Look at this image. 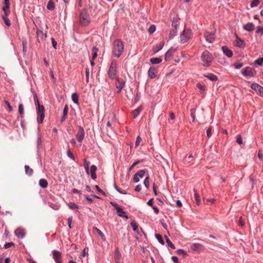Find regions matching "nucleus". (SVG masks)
Here are the masks:
<instances>
[{"mask_svg": "<svg viewBox=\"0 0 263 263\" xmlns=\"http://www.w3.org/2000/svg\"><path fill=\"white\" fill-rule=\"evenodd\" d=\"M124 45L123 42L119 39L114 41L112 43V53L117 57H120L123 52Z\"/></svg>", "mask_w": 263, "mask_h": 263, "instance_id": "f257e3e1", "label": "nucleus"}, {"mask_svg": "<svg viewBox=\"0 0 263 263\" xmlns=\"http://www.w3.org/2000/svg\"><path fill=\"white\" fill-rule=\"evenodd\" d=\"M80 21L82 25L86 26L90 22V18L86 9H83L80 15Z\"/></svg>", "mask_w": 263, "mask_h": 263, "instance_id": "f03ea898", "label": "nucleus"}, {"mask_svg": "<svg viewBox=\"0 0 263 263\" xmlns=\"http://www.w3.org/2000/svg\"><path fill=\"white\" fill-rule=\"evenodd\" d=\"M36 107V114H37V121L38 123H42L45 117V108L42 105H39Z\"/></svg>", "mask_w": 263, "mask_h": 263, "instance_id": "7ed1b4c3", "label": "nucleus"}, {"mask_svg": "<svg viewBox=\"0 0 263 263\" xmlns=\"http://www.w3.org/2000/svg\"><path fill=\"white\" fill-rule=\"evenodd\" d=\"M192 35V31L190 29H185L180 35V42L184 43L187 42Z\"/></svg>", "mask_w": 263, "mask_h": 263, "instance_id": "20e7f679", "label": "nucleus"}, {"mask_svg": "<svg viewBox=\"0 0 263 263\" xmlns=\"http://www.w3.org/2000/svg\"><path fill=\"white\" fill-rule=\"evenodd\" d=\"M108 76L111 79H115L117 77V64L115 61H112L108 70Z\"/></svg>", "mask_w": 263, "mask_h": 263, "instance_id": "39448f33", "label": "nucleus"}, {"mask_svg": "<svg viewBox=\"0 0 263 263\" xmlns=\"http://www.w3.org/2000/svg\"><path fill=\"white\" fill-rule=\"evenodd\" d=\"M201 60L204 63L203 64V66H206L212 61V57L208 51L205 50L201 55Z\"/></svg>", "mask_w": 263, "mask_h": 263, "instance_id": "423d86ee", "label": "nucleus"}, {"mask_svg": "<svg viewBox=\"0 0 263 263\" xmlns=\"http://www.w3.org/2000/svg\"><path fill=\"white\" fill-rule=\"evenodd\" d=\"M256 73L255 70L250 67L242 69V74L246 77H253L256 74Z\"/></svg>", "mask_w": 263, "mask_h": 263, "instance_id": "0eeeda50", "label": "nucleus"}, {"mask_svg": "<svg viewBox=\"0 0 263 263\" xmlns=\"http://www.w3.org/2000/svg\"><path fill=\"white\" fill-rule=\"evenodd\" d=\"M251 88L255 90L257 94L263 97V87L257 83H253L251 85Z\"/></svg>", "mask_w": 263, "mask_h": 263, "instance_id": "6e6552de", "label": "nucleus"}, {"mask_svg": "<svg viewBox=\"0 0 263 263\" xmlns=\"http://www.w3.org/2000/svg\"><path fill=\"white\" fill-rule=\"evenodd\" d=\"M84 129L82 126H80L79 127V131L76 135V137L78 141L80 142H81L84 139Z\"/></svg>", "mask_w": 263, "mask_h": 263, "instance_id": "1a4fd4ad", "label": "nucleus"}, {"mask_svg": "<svg viewBox=\"0 0 263 263\" xmlns=\"http://www.w3.org/2000/svg\"><path fill=\"white\" fill-rule=\"evenodd\" d=\"M205 40L209 43H212L215 39V35L214 32H206L204 34Z\"/></svg>", "mask_w": 263, "mask_h": 263, "instance_id": "9d476101", "label": "nucleus"}, {"mask_svg": "<svg viewBox=\"0 0 263 263\" xmlns=\"http://www.w3.org/2000/svg\"><path fill=\"white\" fill-rule=\"evenodd\" d=\"M145 173V171L144 170H140L138 171L136 174H135L134 176V181L136 183L139 181L140 179L144 177V174Z\"/></svg>", "mask_w": 263, "mask_h": 263, "instance_id": "9b49d317", "label": "nucleus"}, {"mask_svg": "<svg viewBox=\"0 0 263 263\" xmlns=\"http://www.w3.org/2000/svg\"><path fill=\"white\" fill-rule=\"evenodd\" d=\"M236 40L234 42V45L239 48H244L246 46V44L243 40L239 38L237 34H235Z\"/></svg>", "mask_w": 263, "mask_h": 263, "instance_id": "f8f14e48", "label": "nucleus"}, {"mask_svg": "<svg viewBox=\"0 0 263 263\" xmlns=\"http://www.w3.org/2000/svg\"><path fill=\"white\" fill-rule=\"evenodd\" d=\"M53 258L56 263H62L61 253L57 250H54L52 251Z\"/></svg>", "mask_w": 263, "mask_h": 263, "instance_id": "ddd939ff", "label": "nucleus"}, {"mask_svg": "<svg viewBox=\"0 0 263 263\" xmlns=\"http://www.w3.org/2000/svg\"><path fill=\"white\" fill-rule=\"evenodd\" d=\"M156 69L154 67H151L148 71V77L152 79L156 77Z\"/></svg>", "mask_w": 263, "mask_h": 263, "instance_id": "4468645a", "label": "nucleus"}, {"mask_svg": "<svg viewBox=\"0 0 263 263\" xmlns=\"http://www.w3.org/2000/svg\"><path fill=\"white\" fill-rule=\"evenodd\" d=\"M15 234L17 237L23 238L25 237L26 232L24 229L18 228L15 231Z\"/></svg>", "mask_w": 263, "mask_h": 263, "instance_id": "2eb2a0df", "label": "nucleus"}, {"mask_svg": "<svg viewBox=\"0 0 263 263\" xmlns=\"http://www.w3.org/2000/svg\"><path fill=\"white\" fill-rule=\"evenodd\" d=\"M116 87L119 89L118 92H120L121 90L124 87L125 82L124 80L120 79H118L116 81Z\"/></svg>", "mask_w": 263, "mask_h": 263, "instance_id": "dca6fc26", "label": "nucleus"}, {"mask_svg": "<svg viewBox=\"0 0 263 263\" xmlns=\"http://www.w3.org/2000/svg\"><path fill=\"white\" fill-rule=\"evenodd\" d=\"M223 52L229 58H231L233 55L232 51L228 48L227 46H223L222 47Z\"/></svg>", "mask_w": 263, "mask_h": 263, "instance_id": "f3484780", "label": "nucleus"}, {"mask_svg": "<svg viewBox=\"0 0 263 263\" xmlns=\"http://www.w3.org/2000/svg\"><path fill=\"white\" fill-rule=\"evenodd\" d=\"M202 248V245L198 243H194L191 245L190 248L193 251H197Z\"/></svg>", "mask_w": 263, "mask_h": 263, "instance_id": "a211bd4d", "label": "nucleus"}, {"mask_svg": "<svg viewBox=\"0 0 263 263\" xmlns=\"http://www.w3.org/2000/svg\"><path fill=\"white\" fill-rule=\"evenodd\" d=\"M97 171V167L95 165H92L90 167L91 177L92 179L95 180L97 178V175L96 172Z\"/></svg>", "mask_w": 263, "mask_h": 263, "instance_id": "6ab92c4d", "label": "nucleus"}, {"mask_svg": "<svg viewBox=\"0 0 263 263\" xmlns=\"http://www.w3.org/2000/svg\"><path fill=\"white\" fill-rule=\"evenodd\" d=\"M68 111V105H65V106H64V110H63V116H62V118L61 119V122H64L65 120V119H66V117H67V115Z\"/></svg>", "mask_w": 263, "mask_h": 263, "instance_id": "aec40b11", "label": "nucleus"}, {"mask_svg": "<svg viewBox=\"0 0 263 263\" xmlns=\"http://www.w3.org/2000/svg\"><path fill=\"white\" fill-rule=\"evenodd\" d=\"M243 29L248 31H252L254 29V25L252 23H248L243 26Z\"/></svg>", "mask_w": 263, "mask_h": 263, "instance_id": "412c9836", "label": "nucleus"}, {"mask_svg": "<svg viewBox=\"0 0 263 263\" xmlns=\"http://www.w3.org/2000/svg\"><path fill=\"white\" fill-rule=\"evenodd\" d=\"M204 77L212 81H216L218 79L217 77L212 73H208L204 74Z\"/></svg>", "mask_w": 263, "mask_h": 263, "instance_id": "4be33fe9", "label": "nucleus"}, {"mask_svg": "<svg viewBox=\"0 0 263 263\" xmlns=\"http://www.w3.org/2000/svg\"><path fill=\"white\" fill-rule=\"evenodd\" d=\"M173 49L171 48V49H170L169 50H168L165 55V61L170 60L171 58L173 56Z\"/></svg>", "mask_w": 263, "mask_h": 263, "instance_id": "5701e85b", "label": "nucleus"}, {"mask_svg": "<svg viewBox=\"0 0 263 263\" xmlns=\"http://www.w3.org/2000/svg\"><path fill=\"white\" fill-rule=\"evenodd\" d=\"M117 212L118 216L121 217H124L126 219H128V216L125 214V212L121 208H118Z\"/></svg>", "mask_w": 263, "mask_h": 263, "instance_id": "b1692460", "label": "nucleus"}, {"mask_svg": "<svg viewBox=\"0 0 263 263\" xmlns=\"http://www.w3.org/2000/svg\"><path fill=\"white\" fill-rule=\"evenodd\" d=\"M164 45V42H161L160 44L156 45L153 48V51L154 52H157L162 49Z\"/></svg>", "mask_w": 263, "mask_h": 263, "instance_id": "393cba45", "label": "nucleus"}, {"mask_svg": "<svg viewBox=\"0 0 263 263\" xmlns=\"http://www.w3.org/2000/svg\"><path fill=\"white\" fill-rule=\"evenodd\" d=\"M39 185L42 188H46L48 186V182L45 179H41L39 180Z\"/></svg>", "mask_w": 263, "mask_h": 263, "instance_id": "a878e982", "label": "nucleus"}, {"mask_svg": "<svg viewBox=\"0 0 263 263\" xmlns=\"http://www.w3.org/2000/svg\"><path fill=\"white\" fill-rule=\"evenodd\" d=\"M142 110V106H139L137 109H135L133 111L134 118H136L139 115V114H140V112Z\"/></svg>", "mask_w": 263, "mask_h": 263, "instance_id": "bb28decb", "label": "nucleus"}, {"mask_svg": "<svg viewBox=\"0 0 263 263\" xmlns=\"http://www.w3.org/2000/svg\"><path fill=\"white\" fill-rule=\"evenodd\" d=\"M36 34L37 38L41 37V39L43 40L46 38V33H44L43 32L40 30H37L36 31Z\"/></svg>", "mask_w": 263, "mask_h": 263, "instance_id": "cd10ccee", "label": "nucleus"}, {"mask_svg": "<svg viewBox=\"0 0 263 263\" xmlns=\"http://www.w3.org/2000/svg\"><path fill=\"white\" fill-rule=\"evenodd\" d=\"M194 201L197 204H200V199L198 194H197L196 191L195 190H194Z\"/></svg>", "mask_w": 263, "mask_h": 263, "instance_id": "c85d7f7f", "label": "nucleus"}, {"mask_svg": "<svg viewBox=\"0 0 263 263\" xmlns=\"http://www.w3.org/2000/svg\"><path fill=\"white\" fill-rule=\"evenodd\" d=\"M71 99H72V101L74 103L78 104V103H79V96L77 93H73L72 94Z\"/></svg>", "mask_w": 263, "mask_h": 263, "instance_id": "c756f323", "label": "nucleus"}, {"mask_svg": "<svg viewBox=\"0 0 263 263\" xmlns=\"http://www.w3.org/2000/svg\"><path fill=\"white\" fill-rule=\"evenodd\" d=\"M150 61L153 64H156L161 63L162 59L159 58H153L151 59Z\"/></svg>", "mask_w": 263, "mask_h": 263, "instance_id": "7c9ffc66", "label": "nucleus"}, {"mask_svg": "<svg viewBox=\"0 0 263 263\" xmlns=\"http://www.w3.org/2000/svg\"><path fill=\"white\" fill-rule=\"evenodd\" d=\"M94 230L97 232L98 234L101 237L103 241L106 240V238L100 229H98L97 228H94Z\"/></svg>", "mask_w": 263, "mask_h": 263, "instance_id": "2f4dec72", "label": "nucleus"}, {"mask_svg": "<svg viewBox=\"0 0 263 263\" xmlns=\"http://www.w3.org/2000/svg\"><path fill=\"white\" fill-rule=\"evenodd\" d=\"M25 173L28 176H31L33 174V170L29 167V166L26 165L25 166Z\"/></svg>", "mask_w": 263, "mask_h": 263, "instance_id": "473e14b6", "label": "nucleus"}, {"mask_svg": "<svg viewBox=\"0 0 263 263\" xmlns=\"http://www.w3.org/2000/svg\"><path fill=\"white\" fill-rule=\"evenodd\" d=\"M33 99H34V104H35V105L36 106V107L39 106V105H42L40 103L39 100L38 99V97H37V94L36 92L33 93Z\"/></svg>", "mask_w": 263, "mask_h": 263, "instance_id": "72a5a7b5", "label": "nucleus"}, {"mask_svg": "<svg viewBox=\"0 0 263 263\" xmlns=\"http://www.w3.org/2000/svg\"><path fill=\"white\" fill-rule=\"evenodd\" d=\"M47 8L48 9L52 10L54 8V4L52 0H50L48 1Z\"/></svg>", "mask_w": 263, "mask_h": 263, "instance_id": "f704fd0d", "label": "nucleus"}, {"mask_svg": "<svg viewBox=\"0 0 263 263\" xmlns=\"http://www.w3.org/2000/svg\"><path fill=\"white\" fill-rule=\"evenodd\" d=\"M8 15H3L2 18H3V20L4 21L6 25L7 26H10L11 25V23H10L9 19L8 17Z\"/></svg>", "mask_w": 263, "mask_h": 263, "instance_id": "c9c22d12", "label": "nucleus"}, {"mask_svg": "<svg viewBox=\"0 0 263 263\" xmlns=\"http://www.w3.org/2000/svg\"><path fill=\"white\" fill-rule=\"evenodd\" d=\"M67 205L68 207L71 210L78 209L79 208V206L77 204L72 202H69L67 204Z\"/></svg>", "mask_w": 263, "mask_h": 263, "instance_id": "e433bc0d", "label": "nucleus"}, {"mask_svg": "<svg viewBox=\"0 0 263 263\" xmlns=\"http://www.w3.org/2000/svg\"><path fill=\"white\" fill-rule=\"evenodd\" d=\"M155 237L157 239V240L159 241V243H160L162 245H164V241L162 239V236L161 235L159 234H155Z\"/></svg>", "mask_w": 263, "mask_h": 263, "instance_id": "4c0bfd02", "label": "nucleus"}, {"mask_svg": "<svg viewBox=\"0 0 263 263\" xmlns=\"http://www.w3.org/2000/svg\"><path fill=\"white\" fill-rule=\"evenodd\" d=\"M92 52H93L92 59V60H95L97 58V57L98 55L97 51L98 50V49L96 46H93L92 47Z\"/></svg>", "mask_w": 263, "mask_h": 263, "instance_id": "58836bf2", "label": "nucleus"}, {"mask_svg": "<svg viewBox=\"0 0 263 263\" xmlns=\"http://www.w3.org/2000/svg\"><path fill=\"white\" fill-rule=\"evenodd\" d=\"M9 5H4V6L3 7V10L4 12V15H8L9 13Z\"/></svg>", "mask_w": 263, "mask_h": 263, "instance_id": "ea45409f", "label": "nucleus"}, {"mask_svg": "<svg viewBox=\"0 0 263 263\" xmlns=\"http://www.w3.org/2000/svg\"><path fill=\"white\" fill-rule=\"evenodd\" d=\"M254 64L258 66H261L263 64V58H259L256 60L254 61Z\"/></svg>", "mask_w": 263, "mask_h": 263, "instance_id": "a19ab883", "label": "nucleus"}, {"mask_svg": "<svg viewBox=\"0 0 263 263\" xmlns=\"http://www.w3.org/2000/svg\"><path fill=\"white\" fill-rule=\"evenodd\" d=\"M41 143H42L41 135L40 132L38 131L37 139V145L38 147H39L40 146H41Z\"/></svg>", "mask_w": 263, "mask_h": 263, "instance_id": "79ce46f5", "label": "nucleus"}, {"mask_svg": "<svg viewBox=\"0 0 263 263\" xmlns=\"http://www.w3.org/2000/svg\"><path fill=\"white\" fill-rule=\"evenodd\" d=\"M115 257H116V263H119V259H120V258L121 257V254H120V253H119V252L118 251V250H117L116 251Z\"/></svg>", "mask_w": 263, "mask_h": 263, "instance_id": "37998d69", "label": "nucleus"}, {"mask_svg": "<svg viewBox=\"0 0 263 263\" xmlns=\"http://www.w3.org/2000/svg\"><path fill=\"white\" fill-rule=\"evenodd\" d=\"M176 34H177V31H176V29L171 30L170 33L169 39L170 40V39H172L174 36L176 35Z\"/></svg>", "mask_w": 263, "mask_h": 263, "instance_id": "c03bdc74", "label": "nucleus"}, {"mask_svg": "<svg viewBox=\"0 0 263 263\" xmlns=\"http://www.w3.org/2000/svg\"><path fill=\"white\" fill-rule=\"evenodd\" d=\"M18 112L22 117L24 115V106L22 104H20L18 106Z\"/></svg>", "mask_w": 263, "mask_h": 263, "instance_id": "a18cd8bd", "label": "nucleus"}, {"mask_svg": "<svg viewBox=\"0 0 263 263\" xmlns=\"http://www.w3.org/2000/svg\"><path fill=\"white\" fill-rule=\"evenodd\" d=\"M191 116L193 121L194 122L195 119V109L192 108L191 109Z\"/></svg>", "mask_w": 263, "mask_h": 263, "instance_id": "49530a36", "label": "nucleus"}, {"mask_svg": "<svg viewBox=\"0 0 263 263\" xmlns=\"http://www.w3.org/2000/svg\"><path fill=\"white\" fill-rule=\"evenodd\" d=\"M259 0H253L251 3V7H254L257 6L259 4Z\"/></svg>", "mask_w": 263, "mask_h": 263, "instance_id": "de8ad7c7", "label": "nucleus"}, {"mask_svg": "<svg viewBox=\"0 0 263 263\" xmlns=\"http://www.w3.org/2000/svg\"><path fill=\"white\" fill-rule=\"evenodd\" d=\"M156 30V27L154 25H152L150 26L148 29V32L149 33H154Z\"/></svg>", "mask_w": 263, "mask_h": 263, "instance_id": "09e8293b", "label": "nucleus"}, {"mask_svg": "<svg viewBox=\"0 0 263 263\" xmlns=\"http://www.w3.org/2000/svg\"><path fill=\"white\" fill-rule=\"evenodd\" d=\"M23 45V51L24 54H25L26 52V45H27V41L26 40L23 41L22 42Z\"/></svg>", "mask_w": 263, "mask_h": 263, "instance_id": "8fccbe9b", "label": "nucleus"}, {"mask_svg": "<svg viewBox=\"0 0 263 263\" xmlns=\"http://www.w3.org/2000/svg\"><path fill=\"white\" fill-rule=\"evenodd\" d=\"M238 225L241 227H243L245 225V221H243L242 217H240L239 218Z\"/></svg>", "mask_w": 263, "mask_h": 263, "instance_id": "3c124183", "label": "nucleus"}, {"mask_svg": "<svg viewBox=\"0 0 263 263\" xmlns=\"http://www.w3.org/2000/svg\"><path fill=\"white\" fill-rule=\"evenodd\" d=\"M177 253L179 255H183L184 256L186 255V252L183 249H178Z\"/></svg>", "mask_w": 263, "mask_h": 263, "instance_id": "603ef678", "label": "nucleus"}, {"mask_svg": "<svg viewBox=\"0 0 263 263\" xmlns=\"http://www.w3.org/2000/svg\"><path fill=\"white\" fill-rule=\"evenodd\" d=\"M167 245L168 247L171 248L173 249H175V247L174 245L171 241V240L169 239H167V242H166Z\"/></svg>", "mask_w": 263, "mask_h": 263, "instance_id": "864d4df0", "label": "nucleus"}, {"mask_svg": "<svg viewBox=\"0 0 263 263\" xmlns=\"http://www.w3.org/2000/svg\"><path fill=\"white\" fill-rule=\"evenodd\" d=\"M130 226L131 227H132L133 228V230L134 231H137V229H138V226L137 224L134 222H132L130 223Z\"/></svg>", "mask_w": 263, "mask_h": 263, "instance_id": "5fc2aeb1", "label": "nucleus"}, {"mask_svg": "<svg viewBox=\"0 0 263 263\" xmlns=\"http://www.w3.org/2000/svg\"><path fill=\"white\" fill-rule=\"evenodd\" d=\"M197 87L200 89V90L201 91V92H202L204 91L205 86L204 85H202L198 83L197 84Z\"/></svg>", "mask_w": 263, "mask_h": 263, "instance_id": "6e6d98bb", "label": "nucleus"}, {"mask_svg": "<svg viewBox=\"0 0 263 263\" xmlns=\"http://www.w3.org/2000/svg\"><path fill=\"white\" fill-rule=\"evenodd\" d=\"M67 155L68 157H69L70 158H71L72 160H74V156L72 154V153L70 151L69 149H68L67 151Z\"/></svg>", "mask_w": 263, "mask_h": 263, "instance_id": "4d7b16f0", "label": "nucleus"}, {"mask_svg": "<svg viewBox=\"0 0 263 263\" xmlns=\"http://www.w3.org/2000/svg\"><path fill=\"white\" fill-rule=\"evenodd\" d=\"M89 164H90L89 161H87L86 159L84 160L83 165H84V168H89Z\"/></svg>", "mask_w": 263, "mask_h": 263, "instance_id": "13d9d810", "label": "nucleus"}, {"mask_svg": "<svg viewBox=\"0 0 263 263\" xmlns=\"http://www.w3.org/2000/svg\"><path fill=\"white\" fill-rule=\"evenodd\" d=\"M144 184L146 188L148 187V186H149V178H148V177H146L145 178L144 181Z\"/></svg>", "mask_w": 263, "mask_h": 263, "instance_id": "bf43d9fd", "label": "nucleus"}, {"mask_svg": "<svg viewBox=\"0 0 263 263\" xmlns=\"http://www.w3.org/2000/svg\"><path fill=\"white\" fill-rule=\"evenodd\" d=\"M4 102H5V104L8 106L9 111H11L12 110V107L10 105L9 102L7 100H5Z\"/></svg>", "mask_w": 263, "mask_h": 263, "instance_id": "052dcab7", "label": "nucleus"}, {"mask_svg": "<svg viewBox=\"0 0 263 263\" xmlns=\"http://www.w3.org/2000/svg\"><path fill=\"white\" fill-rule=\"evenodd\" d=\"M86 72V82L88 83L89 82V70L88 68H86L85 70Z\"/></svg>", "mask_w": 263, "mask_h": 263, "instance_id": "680f3d73", "label": "nucleus"}, {"mask_svg": "<svg viewBox=\"0 0 263 263\" xmlns=\"http://www.w3.org/2000/svg\"><path fill=\"white\" fill-rule=\"evenodd\" d=\"M256 33H261V34H263V27L258 26L257 28Z\"/></svg>", "mask_w": 263, "mask_h": 263, "instance_id": "e2e57ef3", "label": "nucleus"}, {"mask_svg": "<svg viewBox=\"0 0 263 263\" xmlns=\"http://www.w3.org/2000/svg\"><path fill=\"white\" fill-rule=\"evenodd\" d=\"M236 141L239 144H241L242 143V139L240 135H238L237 136Z\"/></svg>", "mask_w": 263, "mask_h": 263, "instance_id": "0e129e2a", "label": "nucleus"}, {"mask_svg": "<svg viewBox=\"0 0 263 263\" xmlns=\"http://www.w3.org/2000/svg\"><path fill=\"white\" fill-rule=\"evenodd\" d=\"M212 127H209L207 130H206V135L207 136L210 138L211 137V133H212Z\"/></svg>", "mask_w": 263, "mask_h": 263, "instance_id": "69168bd1", "label": "nucleus"}, {"mask_svg": "<svg viewBox=\"0 0 263 263\" xmlns=\"http://www.w3.org/2000/svg\"><path fill=\"white\" fill-rule=\"evenodd\" d=\"M234 67L235 69H239L242 67V63H235L234 64Z\"/></svg>", "mask_w": 263, "mask_h": 263, "instance_id": "338daca9", "label": "nucleus"}, {"mask_svg": "<svg viewBox=\"0 0 263 263\" xmlns=\"http://www.w3.org/2000/svg\"><path fill=\"white\" fill-rule=\"evenodd\" d=\"M141 141V138L140 136H138L136 138V141L135 143L136 146H137L139 145L140 142Z\"/></svg>", "mask_w": 263, "mask_h": 263, "instance_id": "774afa93", "label": "nucleus"}]
</instances>
